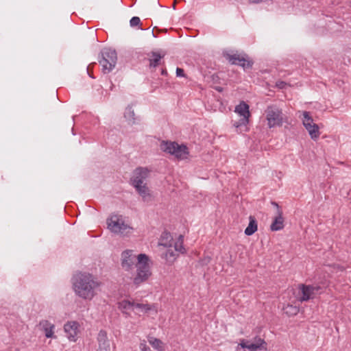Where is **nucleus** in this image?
I'll list each match as a JSON object with an SVG mask.
<instances>
[{
    "label": "nucleus",
    "instance_id": "nucleus-1",
    "mask_svg": "<svg viewBox=\"0 0 351 351\" xmlns=\"http://www.w3.org/2000/svg\"><path fill=\"white\" fill-rule=\"evenodd\" d=\"M71 288L75 295L80 299L91 301L97 295L96 289L100 282L88 271H76L71 278Z\"/></svg>",
    "mask_w": 351,
    "mask_h": 351
},
{
    "label": "nucleus",
    "instance_id": "nucleus-2",
    "mask_svg": "<svg viewBox=\"0 0 351 351\" xmlns=\"http://www.w3.org/2000/svg\"><path fill=\"white\" fill-rule=\"evenodd\" d=\"M149 171L147 167H138L133 171V176L130 180V184L132 186L144 202L151 197L149 189L144 182L149 176Z\"/></svg>",
    "mask_w": 351,
    "mask_h": 351
},
{
    "label": "nucleus",
    "instance_id": "nucleus-3",
    "mask_svg": "<svg viewBox=\"0 0 351 351\" xmlns=\"http://www.w3.org/2000/svg\"><path fill=\"white\" fill-rule=\"evenodd\" d=\"M234 112L241 117L238 121L233 122L232 126L235 128L237 134L248 132L250 130L249 127L250 119L252 116L249 104L245 101H241L234 108Z\"/></svg>",
    "mask_w": 351,
    "mask_h": 351
},
{
    "label": "nucleus",
    "instance_id": "nucleus-4",
    "mask_svg": "<svg viewBox=\"0 0 351 351\" xmlns=\"http://www.w3.org/2000/svg\"><path fill=\"white\" fill-rule=\"evenodd\" d=\"M161 151L175 156L178 159H184L189 155V150L185 143L179 144L176 141L162 140L160 144Z\"/></svg>",
    "mask_w": 351,
    "mask_h": 351
},
{
    "label": "nucleus",
    "instance_id": "nucleus-5",
    "mask_svg": "<svg viewBox=\"0 0 351 351\" xmlns=\"http://www.w3.org/2000/svg\"><path fill=\"white\" fill-rule=\"evenodd\" d=\"M101 58L99 62L102 66V72L104 74L112 71L117 61V53L115 49L111 48H104L101 51Z\"/></svg>",
    "mask_w": 351,
    "mask_h": 351
},
{
    "label": "nucleus",
    "instance_id": "nucleus-6",
    "mask_svg": "<svg viewBox=\"0 0 351 351\" xmlns=\"http://www.w3.org/2000/svg\"><path fill=\"white\" fill-rule=\"evenodd\" d=\"M269 128L281 127L284 123L282 110L275 105L268 106L265 111Z\"/></svg>",
    "mask_w": 351,
    "mask_h": 351
},
{
    "label": "nucleus",
    "instance_id": "nucleus-7",
    "mask_svg": "<svg viewBox=\"0 0 351 351\" xmlns=\"http://www.w3.org/2000/svg\"><path fill=\"white\" fill-rule=\"evenodd\" d=\"M239 346L242 349H247L249 351L266 350V341L258 336L254 337V342L250 343L247 340L243 339L241 340Z\"/></svg>",
    "mask_w": 351,
    "mask_h": 351
},
{
    "label": "nucleus",
    "instance_id": "nucleus-8",
    "mask_svg": "<svg viewBox=\"0 0 351 351\" xmlns=\"http://www.w3.org/2000/svg\"><path fill=\"white\" fill-rule=\"evenodd\" d=\"M80 325L77 321H69L64 325V331L69 341L76 342L77 340V334L80 332Z\"/></svg>",
    "mask_w": 351,
    "mask_h": 351
},
{
    "label": "nucleus",
    "instance_id": "nucleus-9",
    "mask_svg": "<svg viewBox=\"0 0 351 351\" xmlns=\"http://www.w3.org/2000/svg\"><path fill=\"white\" fill-rule=\"evenodd\" d=\"M38 326L44 332L45 337L47 339H57V336L55 335L56 326L54 324L47 319H42L39 322Z\"/></svg>",
    "mask_w": 351,
    "mask_h": 351
},
{
    "label": "nucleus",
    "instance_id": "nucleus-10",
    "mask_svg": "<svg viewBox=\"0 0 351 351\" xmlns=\"http://www.w3.org/2000/svg\"><path fill=\"white\" fill-rule=\"evenodd\" d=\"M125 221L124 217L121 215L112 214L106 220L108 229L112 233L116 234L121 226V223Z\"/></svg>",
    "mask_w": 351,
    "mask_h": 351
},
{
    "label": "nucleus",
    "instance_id": "nucleus-11",
    "mask_svg": "<svg viewBox=\"0 0 351 351\" xmlns=\"http://www.w3.org/2000/svg\"><path fill=\"white\" fill-rule=\"evenodd\" d=\"M98 348L97 351H110V341L108 339L107 332L101 329L97 336Z\"/></svg>",
    "mask_w": 351,
    "mask_h": 351
},
{
    "label": "nucleus",
    "instance_id": "nucleus-12",
    "mask_svg": "<svg viewBox=\"0 0 351 351\" xmlns=\"http://www.w3.org/2000/svg\"><path fill=\"white\" fill-rule=\"evenodd\" d=\"M152 275L150 268L136 267V274L133 279V284L138 287L143 282H145Z\"/></svg>",
    "mask_w": 351,
    "mask_h": 351
},
{
    "label": "nucleus",
    "instance_id": "nucleus-13",
    "mask_svg": "<svg viewBox=\"0 0 351 351\" xmlns=\"http://www.w3.org/2000/svg\"><path fill=\"white\" fill-rule=\"evenodd\" d=\"M121 266L125 271H130L134 263V256L132 250H125L121 253Z\"/></svg>",
    "mask_w": 351,
    "mask_h": 351
},
{
    "label": "nucleus",
    "instance_id": "nucleus-14",
    "mask_svg": "<svg viewBox=\"0 0 351 351\" xmlns=\"http://www.w3.org/2000/svg\"><path fill=\"white\" fill-rule=\"evenodd\" d=\"M135 305L136 302L134 300H130L128 299H123L117 302L118 309L126 318L130 316V313L128 312V311H134L135 308Z\"/></svg>",
    "mask_w": 351,
    "mask_h": 351
},
{
    "label": "nucleus",
    "instance_id": "nucleus-15",
    "mask_svg": "<svg viewBox=\"0 0 351 351\" xmlns=\"http://www.w3.org/2000/svg\"><path fill=\"white\" fill-rule=\"evenodd\" d=\"M278 215L275 217L270 225V230L272 232H277L284 228V219L282 217L283 213L282 210H278Z\"/></svg>",
    "mask_w": 351,
    "mask_h": 351
},
{
    "label": "nucleus",
    "instance_id": "nucleus-16",
    "mask_svg": "<svg viewBox=\"0 0 351 351\" xmlns=\"http://www.w3.org/2000/svg\"><path fill=\"white\" fill-rule=\"evenodd\" d=\"M300 289L302 293V296L300 298V302H306L312 298L313 291L315 288L311 285H300Z\"/></svg>",
    "mask_w": 351,
    "mask_h": 351
},
{
    "label": "nucleus",
    "instance_id": "nucleus-17",
    "mask_svg": "<svg viewBox=\"0 0 351 351\" xmlns=\"http://www.w3.org/2000/svg\"><path fill=\"white\" fill-rule=\"evenodd\" d=\"M173 237L171 234L165 230L161 233L160 239H159V245L164 246L165 247H171L173 245Z\"/></svg>",
    "mask_w": 351,
    "mask_h": 351
},
{
    "label": "nucleus",
    "instance_id": "nucleus-18",
    "mask_svg": "<svg viewBox=\"0 0 351 351\" xmlns=\"http://www.w3.org/2000/svg\"><path fill=\"white\" fill-rule=\"evenodd\" d=\"M258 230V222L254 216L249 217V223L244 230L246 236H252Z\"/></svg>",
    "mask_w": 351,
    "mask_h": 351
},
{
    "label": "nucleus",
    "instance_id": "nucleus-19",
    "mask_svg": "<svg viewBox=\"0 0 351 351\" xmlns=\"http://www.w3.org/2000/svg\"><path fill=\"white\" fill-rule=\"evenodd\" d=\"M305 129L308 132L312 140L317 141L319 138L320 132L319 130V126L316 123H307V126L305 127Z\"/></svg>",
    "mask_w": 351,
    "mask_h": 351
},
{
    "label": "nucleus",
    "instance_id": "nucleus-20",
    "mask_svg": "<svg viewBox=\"0 0 351 351\" xmlns=\"http://www.w3.org/2000/svg\"><path fill=\"white\" fill-rule=\"evenodd\" d=\"M149 56L148 57V62L149 63V67H156L160 63L161 59L163 58L158 52L151 51Z\"/></svg>",
    "mask_w": 351,
    "mask_h": 351
},
{
    "label": "nucleus",
    "instance_id": "nucleus-21",
    "mask_svg": "<svg viewBox=\"0 0 351 351\" xmlns=\"http://www.w3.org/2000/svg\"><path fill=\"white\" fill-rule=\"evenodd\" d=\"M137 263H136V267H142V269L144 268H150L149 262V256L144 253H141L137 256Z\"/></svg>",
    "mask_w": 351,
    "mask_h": 351
},
{
    "label": "nucleus",
    "instance_id": "nucleus-22",
    "mask_svg": "<svg viewBox=\"0 0 351 351\" xmlns=\"http://www.w3.org/2000/svg\"><path fill=\"white\" fill-rule=\"evenodd\" d=\"M149 53H146L142 49H138L133 53V58L136 59L139 62H145L148 61Z\"/></svg>",
    "mask_w": 351,
    "mask_h": 351
},
{
    "label": "nucleus",
    "instance_id": "nucleus-23",
    "mask_svg": "<svg viewBox=\"0 0 351 351\" xmlns=\"http://www.w3.org/2000/svg\"><path fill=\"white\" fill-rule=\"evenodd\" d=\"M124 117L132 124H135L136 118L135 117V113L132 108V105H128L124 112Z\"/></svg>",
    "mask_w": 351,
    "mask_h": 351
},
{
    "label": "nucleus",
    "instance_id": "nucleus-24",
    "mask_svg": "<svg viewBox=\"0 0 351 351\" xmlns=\"http://www.w3.org/2000/svg\"><path fill=\"white\" fill-rule=\"evenodd\" d=\"M169 249L167 250L165 254L162 256V258H165L166 261L168 263V264L171 265L173 264L175 261L178 257V255L174 252V251L171 249V247H168Z\"/></svg>",
    "mask_w": 351,
    "mask_h": 351
},
{
    "label": "nucleus",
    "instance_id": "nucleus-25",
    "mask_svg": "<svg viewBox=\"0 0 351 351\" xmlns=\"http://www.w3.org/2000/svg\"><path fill=\"white\" fill-rule=\"evenodd\" d=\"M149 343L158 351L165 350V343L158 338L150 337L149 339Z\"/></svg>",
    "mask_w": 351,
    "mask_h": 351
},
{
    "label": "nucleus",
    "instance_id": "nucleus-26",
    "mask_svg": "<svg viewBox=\"0 0 351 351\" xmlns=\"http://www.w3.org/2000/svg\"><path fill=\"white\" fill-rule=\"evenodd\" d=\"M119 229V230H118L116 234H120L121 236H128L132 233V231L133 230V228L128 223H125V221L121 223V226Z\"/></svg>",
    "mask_w": 351,
    "mask_h": 351
},
{
    "label": "nucleus",
    "instance_id": "nucleus-27",
    "mask_svg": "<svg viewBox=\"0 0 351 351\" xmlns=\"http://www.w3.org/2000/svg\"><path fill=\"white\" fill-rule=\"evenodd\" d=\"M226 58L229 60V62L232 64L239 65L241 62H245V59L243 57H240L239 55L237 54H227Z\"/></svg>",
    "mask_w": 351,
    "mask_h": 351
},
{
    "label": "nucleus",
    "instance_id": "nucleus-28",
    "mask_svg": "<svg viewBox=\"0 0 351 351\" xmlns=\"http://www.w3.org/2000/svg\"><path fill=\"white\" fill-rule=\"evenodd\" d=\"M155 308L154 304H143V303H136L135 308L141 309L144 313H148L149 311H151L154 310Z\"/></svg>",
    "mask_w": 351,
    "mask_h": 351
},
{
    "label": "nucleus",
    "instance_id": "nucleus-29",
    "mask_svg": "<svg viewBox=\"0 0 351 351\" xmlns=\"http://www.w3.org/2000/svg\"><path fill=\"white\" fill-rule=\"evenodd\" d=\"M302 121L304 128L307 126V123H314L313 117H311V113L308 111H303Z\"/></svg>",
    "mask_w": 351,
    "mask_h": 351
},
{
    "label": "nucleus",
    "instance_id": "nucleus-30",
    "mask_svg": "<svg viewBox=\"0 0 351 351\" xmlns=\"http://www.w3.org/2000/svg\"><path fill=\"white\" fill-rule=\"evenodd\" d=\"M173 247L175 251H176L177 252H179L182 254H184L186 253V250L184 246V243L181 242H175Z\"/></svg>",
    "mask_w": 351,
    "mask_h": 351
},
{
    "label": "nucleus",
    "instance_id": "nucleus-31",
    "mask_svg": "<svg viewBox=\"0 0 351 351\" xmlns=\"http://www.w3.org/2000/svg\"><path fill=\"white\" fill-rule=\"evenodd\" d=\"M285 313L289 315H295L298 313V308L295 306L288 304L286 307Z\"/></svg>",
    "mask_w": 351,
    "mask_h": 351
},
{
    "label": "nucleus",
    "instance_id": "nucleus-32",
    "mask_svg": "<svg viewBox=\"0 0 351 351\" xmlns=\"http://www.w3.org/2000/svg\"><path fill=\"white\" fill-rule=\"evenodd\" d=\"M130 25L132 27L141 25V19H140V18L138 16H133V17H132L130 21Z\"/></svg>",
    "mask_w": 351,
    "mask_h": 351
},
{
    "label": "nucleus",
    "instance_id": "nucleus-33",
    "mask_svg": "<svg viewBox=\"0 0 351 351\" xmlns=\"http://www.w3.org/2000/svg\"><path fill=\"white\" fill-rule=\"evenodd\" d=\"M253 65V62L251 60H245V62H241L239 66L243 67L244 69H251Z\"/></svg>",
    "mask_w": 351,
    "mask_h": 351
},
{
    "label": "nucleus",
    "instance_id": "nucleus-34",
    "mask_svg": "<svg viewBox=\"0 0 351 351\" xmlns=\"http://www.w3.org/2000/svg\"><path fill=\"white\" fill-rule=\"evenodd\" d=\"M176 76L178 77H182L185 76L184 71L183 69L177 67L176 69Z\"/></svg>",
    "mask_w": 351,
    "mask_h": 351
},
{
    "label": "nucleus",
    "instance_id": "nucleus-35",
    "mask_svg": "<svg viewBox=\"0 0 351 351\" xmlns=\"http://www.w3.org/2000/svg\"><path fill=\"white\" fill-rule=\"evenodd\" d=\"M140 349L141 351H152L151 348L145 343H141Z\"/></svg>",
    "mask_w": 351,
    "mask_h": 351
},
{
    "label": "nucleus",
    "instance_id": "nucleus-36",
    "mask_svg": "<svg viewBox=\"0 0 351 351\" xmlns=\"http://www.w3.org/2000/svg\"><path fill=\"white\" fill-rule=\"evenodd\" d=\"M324 26H322V27H319L318 28H315V29L313 30V32L316 34H324Z\"/></svg>",
    "mask_w": 351,
    "mask_h": 351
},
{
    "label": "nucleus",
    "instance_id": "nucleus-37",
    "mask_svg": "<svg viewBox=\"0 0 351 351\" xmlns=\"http://www.w3.org/2000/svg\"><path fill=\"white\" fill-rule=\"evenodd\" d=\"M93 64H95V63H93ZM91 65L92 64H90L87 68H86V70H87V73L88 75V76L92 78V79H95V77L92 74V73L90 72V67H91Z\"/></svg>",
    "mask_w": 351,
    "mask_h": 351
},
{
    "label": "nucleus",
    "instance_id": "nucleus-38",
    "mask_svg": "<svg viewBox=\"0 0 351 351\" xmlns=\"http://www.w3.org/2000/svg\"><path fill=\"white\" fill-rule=\"evenodd\" d=\"M210 257L209 256H207V257H205L204 259L202 260V265H207L210 263Z\"/></svg>",
    "mask_w": 351,
    "mask_h": 351
},
{
    "label": "nucleus",
    "instance_id": "nucleus-39",
    "mask_svg": "<svg viewBox=\"0 0 351 351\" xmlns=\"http://www.w3.org/2000/svg\"><path fill=\"white\" fill-rule=\"evenodd\" d=\"M271 204L274 207H275V208H277V211H278V210H282L280 209V206H279V204H278V202H274V201H271Z\"/></svg>",
    "mask_w": 351,
    "mask_h": 351
},
{
    "label": "nucleus",
    "instance_id": "nucleus-40",
    "mask_svg": "<svg viewBox=\"0 0 351 351\" xmlns=\"http://www.w3.org/2000/svg\"><path fill=\"white\" fill-rule=\"evenodd\" d=\"M176 242H181V243H184V236L182 234H180Z\"/></svg>",
    "mask_w": 351,
    "mask_h": 351
},
{
    "label": "nucleus",
    "instance_id": "nucleus-41",
    "mask_svg": "<svg viewBox=\"0 0 351 351\" xmlns=\"http://www.w3.org/2000/svg\"><path fill=\"white\" fill-rule=\"evenodd\" d=\"M285 84V83L282 81L278 82L276 84L277 86L280 88H282L284 87Z\"/></svg>",
    "mask_w": 351,
    "mask_h": 351
},
{
    "label": "nucleus",
    "instance_id": "nucleus-42",
    "mask_svg": "<svg viewBox=\"0 0 351 351\" xmlns=\"http://www.w3.org/2000/svg\"><path fill=\"white\" fill-rule=\"evenodd\" d=\"M161 75H167V71L166 69H161Z\"/></svg>",
    "mask_w": 351,
    "mask_h": 351
},
{
    "label": "nucleus",
    "instance_id": "nucleus-43",
    "mask_svg": "<svg viewBox=\"0 0 351 351\" xmlns=\"http://www.w3.org/2000/svg\"><path fill=\"white\" fill-rule=\"evenodd\" d=\"M263 1V0H250V1L253 3H259L262 2Z\"/></svg>",
    "mask_w": 351,
    "mask_h": 351
},
{
    "label": "nucleus",
    "instance_id": "nucleus-44",
    "mask_svg": "<svg viewBox=\"0 0 351 351\" xmlns=\"http://www.w3.org/2000/svg\"><path fill=\"white\" fill-rule=\"evenodd\" d=\"M218 92H222L223 90V88L220 87V86H218V87H216L215 88Z\"/></svg>",
    "mask_w": 351,
    "mask_h": 351
},
{
    "label": "nucleus",
    "instance_id": "nucleus-45",
    "mask_svg": "<svg viewBox=\"0 0 351 351\" xmlns=\"http://www.w3.org/2000/svg\"><path fill=\"white\" fill-rule=\"evenodd\" d=\"M77 117H78L77 115H73V116H72V119H73V123H75V119H76Z\"/></svg>",
    "mask_w": 351,
    "mask_h": 351
},
{
    "label": "nucleus",
    "instance_id": "nucleus-46",
    "mask_svg": "<svg viewBox=\"0 0 351 351\" xmlns=\"http://www.w3.org/2000/svg\"><path fill=\"white\" fill-rule=\"evenodd\" d=\"M71 133H72V134H73V136L76 135V133H75V129H74V128H72V129H71Z\"/></svg>",
    "mask_w": 351,
    "mask_h": 351
},
{
    "label": "nucleus",
    "instance_id": "nucleus-47",
    "mask_svg": "<svg viewBox=\"0 0 351 351\" xmlns=\"http://www.w3.org/2000/svg\"><path fill=\"white\" fill-rule=\"evenodd\" d=\"M323 20H324V18H322V20H319V25L322 26H324V22L322 21Z\"/></svg>",
    "mask_w": 351,
    "mask_h": 351
},
{
    "label": "nucleus",
    "instance_id": "nucleus-48",
    "mask_svg": "<svg viewBox=\"0 0 351 351\" xmlns=\"http://www.w3.org/2000/svg\"><path fill=\"white\" fill-rule=\"evenodd\" d=\"M152 34L154 37H156V36L154 34V30L152 31Z\"/></svg>",
    "mask_w": 351,
    "mask_h": 351
},
{
    "label": "nucleus",
    "instance_id": "nucleus-49",
    "mask_svg": "<svg viewBox=\"0 0 351 351\" xmlns=\"http://www.w3.org/2000/svg\"><path fill=\"white\" fill-rule=\"evenodd\" d=\"M112 86H113V84H112L110 90H112Z\"/></svg>",
    "mask_w": 351,
    "mask_h": 351
}]
</instances>
